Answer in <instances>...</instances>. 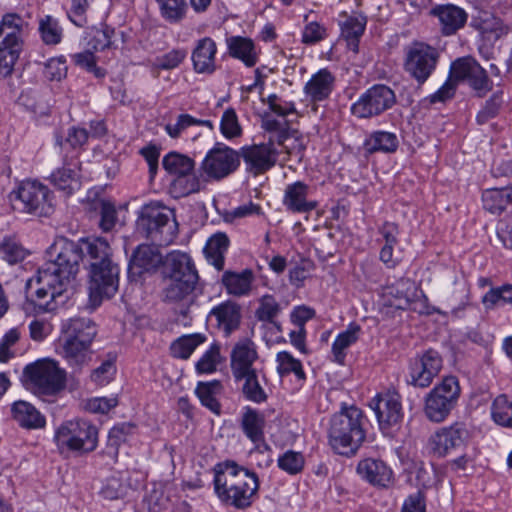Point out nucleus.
<instances>
[{"label":"nucleus","mask_w":512,"mask_h":512,"mask_svg":"<svg viewBox=\"0 0 512 512\" xmlns=\"http://www.w3.org/2000/svg\"><path fill=\"white\" fill-rule=\"evenodd\" d=\"M101 265L113 262L108 242L100 237L74 242L59 237L47 249V261L38 269L35 279L27 282V297L43 312L54 311L65 302L66 293L75 287L80 263Z\"/></svg>","instance_id":"nucleus-1"},{"label":"nucleus","mask_w":512,"mask_h":512,"mask_svg":"<svg viewBox=\"0 0 512 512\" xmlns=\"http://www.w3.org/2000/svg\"><path fill=\"white\" fill-rule=\"evenodd\" d=\"M214 485L216 494L223 502L241 509L251 505V499L259 487L256 474L233 461L218 465Z\"/></svg>","instance_id":"nucleus-2"},{"label":"nucleus","mask_w":512,"mask_h":512,"mask_svg":"<svg viewBox=\"0 0 512 512\" xmlns=\"http://www.w3.org/2000/svg\"><path fill=\"white\" fill-rule=\"evenodd\" d=\"M362 412L355 406L333 415L330 421L329 442L340 455H353L365 439Z\"/></svg>","instance_id":"nucleus-3"},{"label":"nucleus","mask_w":512,"mask_h":512,"mask_svg":"<svg viewBox=\"0 0 512 512\" xmlns=\"http://www.w3.org/2000/svg\"><path fill=\"white\" fill-rule=\"evenodd\" d=\"M29 23L17 13H6L0 21V77L11 74L22 50Z\"/></svg>","instance_id":"nucleus-4"},{"label":"nucleus","mask_w":512,"mask_h":512,"mask_svg":"<svg viewBox=\"0 0 512 512\" xmlns=\"http://www.w3.org/2000/svg\"><path fill=\"white\" fill-rule=\"evenodd\" d=\"M137 229L155 242L169 244L177 236L178 223L173 210L156 202L142 207Z\"/></svg>","instance_id":"nucleus-5"},{"label":"nucleus","mask_w":512,"mask_h":512,"mask_svg":"<svg viewBox=\"0 0 512 512\" xmlns=\"http://www.w3.org/2000/svg\"><path fill=\"white\" fill-rule=\"evenodd\" d=\"M54 441L61 453L76 452L86 454L96 449L98 430L88 420H68L56 429Z\"/></svg>","instance_id":"nucleus-6"},{"label":"nucleus","mask_w":512,"mask_h":512,"mask_svg":"<svg viewBox=\"0 0 512 512\" xmlns=\"http://www.w3.org/2000/svg\"><path fill=\"white\" fill-rule=\"evenodd\" d=\"M14 211L48 216L53 212L49 189L36 181H24L9 194Z\"/></svg>","instance_id":"nucleus-7"},{"label":"nucleus","mask_w":512,"mask_h":512,"mask_svg":"<svg viewBox=\"0 0 512 512\" xmlns=\"http://www.w3.org/2000/svg\"><path fill=\"white\" fill-rule=\"evenodd\" d=\"M383 297L389 306L397 309H411L419 314L430 315L439 310L428 304V298L419 289L417 284L408 279L401 278L383 290Z\"/></svg>","instance_id":"nucleus-8"},{"label":"nucleus","mask_w":512,"mask_h":512,"mask_svg":"<svg viewBox=\"0 0 512 512\" xmlns=\"http://www.w3.org/2000/svg\"><path fill=\"white\" fill-rule=\"evenodd\" d=\"M460 386L456 377H445L425 398L424 413L432 422H442L456 405Z\"/></svg>","instance_id":"nucleus-9"},{"label":"nucleus","mask_w":512,"mask_h":512,"mask_svg":"<svg viewBox=\"0 0 512 512\" xmlns=\"http://www.w3.org/2000/svg\"><path fill=\"white\" fill-rule=\"evenodd\" d=\"M23 373L39 394L53 395L65 387L66 373L54 360H38L27 365Z\"/></svg>","instance_id":"nucleus-10"},{"label":"nucleus","mask_w":512,"mask_h":512,"mask_svg":"<svg viewBox=\"0 0 512 512\" xmlns=\"http://www.w3.org/2000/svg\"><path fill=\"white\" fill-rule=\"evenodd\" d=\"M119 267L114 262L97 265L89 270V302L93 308L100 305L104 298L112 297L118 290Z\"/></svg>","instance_id":"nucleus-11"},{"label":"nucleus","mask_w":512,"mask_h":512,"mask_svg":"<svg viewBox=\"0 0 512 512\" xmlns=\"http://www.w3.org/2000/svg\"><path fill=\"white\" fill-rule=\"evenodd\" d=\"M438 60L439 53L434 47L425 43H414L406 50L404 70L422 85L436 69Z\"/></svg>","instance_id":"nucleus-12"},{"label":"nucleus","mask_w":512,"mask_h":512,"mask_svg":"<svg viewBox=\"0 0 512 512\" xmlns=\"http://www.w3.org/2000/svg\"><path fill=\"white\" fill-rule=\"evenodd\" d=\"M396 103L394 91L383 84L369 88L352 105L351 112L358 118H372L393 107Z\"/></svg>","instance_id":"nucleus-13"},{"label":"nucleus","mask_w":512,"mask_h":512,"mask_svg":"<svg viewBox=\"0 0 512 512\" xmlns=\"http://www.w3.org/2000/svg\"><path fill=\"white\" fill-rule=\"evenodd\" d=\"M450 75L457 82H466L479 97L486 95L493 87L486 71L470 56L455 60L451 65Z\"/></svg>","instance_id":"nucleus-14"},{"label":"nucleus","mask_w":512,"mask_h":512,"mask_svg":"<svg viewBox=\"0 0 512 512\" xmlns=\"http://www.w3.org/2000/svg\"><path fill=\"white\" fill-rule=\"evenodd\" d=\"M240 163V155L224 144H216L206 155L201 169L210 178L220 180L234 172Z\"/></svg>","instance_id":"nucleus-15"},{"label":"nucleus","mask_w":512,"mask_h":512,"mask_svg":"<svg viewBox=\"0 0 512 512\" xmlns=\"http://www.w3.org/2000/svg\"><path fill=\"white\" fill-rule=\"evenodd\" d=\"M468 432L461 423H455L436 431L429 438V449L437 457L446 456L451 450L464 445Z\"/></svg>","instance_id":"nucleus-16"},{"label":"nucleus","mask_w":512,"mask_h":512,"mask_svg":"<svg viewBox=\"0 0 512 512\" xmlns=\"http://www.w3.org/2000/svg\"><path fill=\"white\" fill-rule=\"evenodd\" d=\"M442 368V358L435 350H427L416 359L410 369V383L415 387H428Z\"/></svg>","instance_id":"nucleus-17"},{"label":"nucleus","mask_w":512,"mask_h":512,"mask_svg":"<svg viewBox=\"0 0 512 512\" xmlns=\"http://www.w3.org/2000/svg\"><path fill=\"white\" fill-rule=\"evenodd\" d=\"M164 288L163 300L167 303H188L191 301L192 292L195 290L199 275L162 277Z\"/></svg>","instance_id":"nucleus-18"},{"label":"nucleus","mask_w":512,"mask_h":512,"mask_svg":"<svg viewBox=\"0 0 512 512\" xmlns=\"http://www.w3.org/2000/svg\"><path fill=\"white\" fill-rule=\"evenodd\" d=\"M258 354L255 344L250 339L240 340L231 351V370L236 380H243L248 373L256 371L253 363L257 360Z\"/></svg>","instance_id":"nucleus-19"},{"label":"nucleus","mask_w":512,"mask_h":512,"mask_svg":"<svg viewBox=\"0 0 512 512\" xmlns=\"http://www.w3.org/2000/svg\"><path fill=\"white\" fill-rule=\"evenodd\" d=\"M242 157L247 166V170L253 174H261L276 163V150L272 141L268 144L253 145L242 148Z\"/></svg>","instance_id":"nucleus-20"},{"label":"nucleus","mask_w":512,"mask_h":512,"mask_svg":"<svg viewBox=\"0 0 512 512\" xmlns=\"http://www.w3.org/2000/svg\"><path fill=\"white\" fill-rule=\"evenodd\" d=\"M164 256L157 246L142 244L137 247L129 262V275L140 277L144 272L154 271L162 266Z\"/></svg>","instance_id":"nucleus-21"},{"label":"nucleus","mask_w":512,"mask_h":512,"mask_svg":"<svg viewBox=\"0 0 512 512\" xmlns=\"http://www.w3.org/2000/svg\"><path fill=\"white\" fill-rule=\"evenodd\" d=\"M374 411L382 429L397 425L403 416L400 395L396 392H387L379 396Z\"/></svg>","instance_id":"nucleus-22"},{"label":"nucleus","mask_w":512,"mask_h":512,"mask_svg":"<svg viewBox=\"0 0 512 512\" xmlns=\"http://www.w3.org/2000/svg\"><path fill=\"white\" fill-rule=\"evenodd\" d=\"M241 317V307L233 301L223 302L215 306L209 313V320H214L217 328L225 336H229L239 328Z\"/></svg>","instance_id":"nucleus-23"},{"label":"nucleus","mask_w":512,"mask_h":512,"mask_svg":"<svg viewBox=\"0 0 512 512\" xmlns=\"http://www.w3.org/2000/svg\"><path fill=\"white\" fill-rule=\"evenodd\" d=\"M358 475L376 487H388L392 482V470L379 459L366 458L361 460L356 469Z\"/></svg>","instance_id":"nucleus-24"},{"label":"nucleus","mask_w":512,"mask_h":512,"mask_svg":"<svg viewBox=\"0 0 512 512\" xmlns=\"http://www.w3.org/2000/svg\"><path fill=\"white\" fill-rule=\"evenodd\" d=\"M160 273L162 277L198 274L191 256L180 250H173L164 256Z\"/></svg>","instance_id":"nucleus-25"},{"label":"nucleus","mask_w":512,"mask_h":512,"mask_svg":"<svg viewBox=\"0 0 512 512\" xmlns=\"http://www.w3.org/2000/svg\"><path fill=\"white\" fill-rule=\"evenodd\" d=\"M309 186L297 181L287 185L283 198L285 207L293 213H307L317 207V202L308 200Z\"/></svg>","instance_id":"nucleus-26"},{"label":"nucleus","mask_w":512,"mask_h":512,"mask_svg":"<svg viewBox=\"0 0 512 512\" xmlns=\"http://www.w3.org/2000/svg\"><path fill=\"white\" fill-rule=\"evenodd\" d=\"M216 52L217 46L212 38L204 37L198 40L192 52V62L195 72L212 74L216 70Z\"/></svg>","instance_id":"nucleus-27"},{"label":"nucleus","mask_w":512,"mask_h":512,"mask_svg":"<svg viewBox=\"0 0 512 512\" xmlns=\"http://www.w3.org/2000/svg\"><path fill=\"white\" fill-rule=\"evenodd\" d=\"M432 13L438 17L444 35L456 33L467 21V13L453 4L437 6L433 8Z\"/></svg>","instance_id":"nucleus-28"},{"label":"nucleus","mask_w":512,"mask_h":512,"mask_svg":"<svg viewBox=\"0 0 512 512\" xmlns=\"http://www.w3.org/2000/svg\"><path fill=\"white\" fill-rule=\"evenodd\" d=\"M335 78L327 69H321L306 83L304 92L312 102L327 99L331 94Z\"/></svg>","instance_id":"nucleus-29"},{"label":"nucleus","mask_w":512,"mask_h":512,"mask_svg":"<svg viewBox=\"0 0 512 512\" xmlns=\"http://www.w3.org/2000/svg\"><path fill=\"white\" fill-rule=\"evenodd\" d=\"M344 20L340 22L341 36L347 41L350 50L357 53L359 50V40L363 35L367 19L362 14L348 15L343 13Z\"/></svg>","instance_id":"nucleus-30"},{"label":"nucleus","mask_w":512,"mask_h":512,"mask_svg":"<svg viewBox=\"0 0 512 512\" xmlns=\"http://www.w3.org/2000/svg\"><path fill=\"white\" fill-rule=\"evenodd\" d=\"M92 346L71 339L63 338L62 355L68 365L75 369L81 370L92 359Z\"/></svg>","instance_id":"nucleus-31"},{"label":"nucleus","mask_w":512,"mask_h":512,"mask_svg":"<svg viewBox=\"0 0 512 512\" xmlns=\"http://www.w3.org/2000/svg\"><path fill=\"white\" fill-rule=\"evenodd\" d=\"M242 428L245 435L256 445L260 452L269 450V446L264 442V418L261 414L248 409L242 417Z\"/></svg>","instance_id":"nucleus-32"},{"label":"nucleus","mask_w":512,"mask_h":512,"mask_svg":"<svg viewBox=\"0 0 512 512\" xmlns=\"http://www.w3.org/2000/svg\"><path fill=\"white\" fill-rule=\"evenodd\" d=\"M97 330L94 322L88 318H73L64 326L63 338L92 346Z\"/></svg>","instance_id":"nucleus-33"},{"label":"nucleus","mask_w":512,"mask_h":512,"mask_svg":"<svg viewBox=\"0 0 512 512\" xmlns=\"http://www.w3.org/2000/svg\"><path fill=\"white\" fill-rule=\"evenodd\" d=\"M14 420L23 428L39 429L46 424L45 417L29 402L17 401L12 406Z\"/></svg>","instance_id":"nucleus-34"},{"label":"nucleus","mask_w":512,"mask_h":512,"mask_svg":"<svg viewBox=\"0 0 512 512\" xmlns=\"http://www.w3.org/2000/svg\"><path fill=\"white\" fill-rule=\"evenodd\" d=\"M226 42L229 54L232 57L240 59L248 67H252L257 63L258 56L251 39L241 36H232L227 38Z\"/></svg>","instance_id":"nucleus-35"},{"label":"nucleus","mask_w":512,"mask_h":512,"mask_svg":"<svg viewBox=\"0 0 512 512\" xmlns=\"http://www.w3.org/2000/svg\"><path fill=\"white\" fill-rule=\"evenodd\" d=\"M253 278V273L249 269L243 270L240 273L226 271L222 276V283L228 294L243 296L249 293Z\"/></svg>","instance_id":"nucleus-36"},{"label":"nucleus","mask_w":512,"mask_h":512,"mask_svg":"<svg viewBox=\"0 0 512 512\" xmlns=\"http://www.w3.org/2000/svg\"><path fill=\"white\" fill-rule=\"evenodd\" d=\"M484 208L493 214H499L512 203V186L491 188L482 195Z\"/></svg>","instance_id":"nucleus-37"},{"label":"nucleus","mask_w":512,"mask_h":512,"mask_svg":"<svg viewBox=\"0 0 512 512\" xmlns=\"http://www.w3.org/2000/svg\"><path fill=\"white\" fill-rule=\"evenodd\" d=\"M398 147V138L394 133L375 131L364 142V150L368 154L376 152L391 153Z\"/></svg>","instance_id":"nucleus-38"},{"label":"nucleus","mask_w":512,"mask_h":512,"mask_svg":"<svg viewBox=\"0 0 512 512\" xmlns=\"http://www.w3.org/2000/svg\"><path fill=\"white\" fill-rule=\"evenodd\" d=\"M228 246L227 235L219 232L209 238L204 248L207 260L219 271L224 267V254Z\"/></svg>","instance_id":"nucleus-39"},{"label":"nucleus","mask_w":512,"mask_h":512,"mask_svg":"<svg viewBox=\"0 0 512 512\" xmlns=\"http://www.w3.org/2000/svg\"><path fill=\"white\" fill-rule=\"evenodd\" d=\"M359 331L360 327L358 325H350L347 330L336 337L332 345V354L335 362L339 364L344 363L345 350L357 341Z\"/></svg>","instance_id":"nucleus-40"},{"label":"nucleus","mask_w":512,"mask_h":512,"mask_svg":"<svg viewBox=\"0 0 512 512\" xmlns=\"http://www.w3.org/2000/svg\"><path fill=\"white\" fill-rule=\"evenodd\" d=\"M164 169L171 175L179 176L189 174L194 170V161L177 152H170L162 161Z\"/></svg>","instance_id":"nucleus-41"},{"label":"nucleus","mask_w":512,"mask_h":512,"mask_svg":"<svg viewBox=\"0 0 512 512\" xmlns=\"http://www.w3.org/2000/svg\"><path fill=\"white\" fill-rule=\"evenodd\" d=\"M220 389L221 384L218 381L207 383L200 382L196 388V394L201 403L217 414L220 412V404L216 400L215 395L219 393Z\"/></svg>","instance_id":"nucleus-42"},{"label":"nucleus","mask_w":512,"mask_h":512,"mask_svg":"<svg viewBox=\"0 0 512 512\" xmlns=\"http://www.w3.org/2000/svg\"><path fill=\"white\" fill-rule=\"evenodd\" d=\"M161 16L170 23L181 21L186 13L185 0H156Z\"/></svg>","instance_id":"nucleus-43"},{"label":"nucleus","mask_w":512,"mask_h":512,"mask_svg":"<svg viewBox=\"0 0 512 512\" xmlns=\"http://www.w3.org/2000/svg\"><path fill=\"white\" fill-rule=\"evenodd\" d=\"M171 189L176 196H187L201 190V182L193 172L176 176L171 182Z\"/></svg>","instance_id":"nucleus-44"},{"label":"nucleus","mask_w":512,"mask_h":512,"mask_svg":"<svg viewBox=\"0 0 512 512\" xmlns=\"http://www.w3.org/2000/svg\"><path fill=\"white\" fill-rule=\"evenodd\" d=\"M492 418L498 425L512 428V401L505 395H500L494 400Z\"/></svg>","instance_id":"nucleus-45"},{"label":"nucleus","mask_w":512,"mask_h":512,"mask_svg":"<svg viewBox=\"0 0 512 512\" xmlns=\"http://www.w3.org/2000/svg\"><path fill=\"white\" fill-rule=\"evenodd\" d=\"M39 32L43 42L47 45H56L62 39V28L58 21L49 15L40 20Z\"/></svg>","instance_id":"nucleus-46"},{"label":"nucleus","mask_w":512,"mask_h":512,"mask_svg":"<svg viewBox=\"0 0 512 512\" xmlns=\"http://www.w3.org/2000/svg\"><path fill=\"white\" fill-rule=\"evenodd\" d=\"M245 383L242 391L245 397L253 402L261 403L267 399V395L259 383L257 372L248 373L243 377Z\"/></svg>","instance_id":"nucleus-47"},{"label":"nucleus","mask_w":512,"mask_h":512,"mask_svg":"<svg viewBox=\"0 0 512 512\" xmlns=\"http://www.w3.org/2000/svg\"><path fill=\"white\" fill-rule=\"evenodd\" d=\"M201 342L199 335L181 337L171 345V353L176 358L187 359Z\"/></svg>","instance_id":"nucleus-48"},{"label":"nucleus","mask_w":512,"mask_h":512,"mask_svg":"<svg viewBox=\"0 0 512 512\" xmlns=\"http://www.w3.org/2000/svg\"><path fill=\"white\" fill-rule=\"evenodd\" d=\"M0 254L1 257L9 264H16L25 259L27 251L18 242L12 239H5L0 244Z\"/></svg>","instance_id":"nucleus-49"},{"label":"nucleus","mask_w":512,"mask_h":512,"mask_svg":"<svg viewBox=\"0 0 512 512\" xmlns=\"http://www.w3.org/2000/svg\"><path fill=\"white\" fill-rule=\"evenodd\" d=\"M278 372L281 375L294 373L298 379H304L305 373L301 362L295 359L290 353L283 351L277 354Z\"/></svg>","instance_id":"nucleus-50"},{"label":"nucleus","mask_w":512,"mask_h":512,"mask_svg":"<svg viewBox=\"0 0 512 512\" xmlns=\"http://www.w3.org/2000/svg\"><path fill=\"white\" fill-rule=\"evenodd\" d=\"M95 210H98L101 216L100 228L104 232L110 231L117 220V211L114 204L107 200H100L95 203Z\"/></svg>","instance_id":"nucleus-51"},{"label":"nucleus","mask_w":512,"mask_h":512,"mask_svg":"<svg viewBox=\"0 0 512 512\" xmlns=\"http://www.w3.org/2000/svg\"><path fill=\"white\" fill-rule=\"evenodd\" d=\"M115 373V357L110 356L91 372L90 378L95 384L105 386L113 379Z\"/></svg>","instance_id":"nucleus-52"},{"label":"nucleus","mask_w":512,"mask_h":512,"mask_svg":"<svg viewBox=\"0 0 512 512\" xmlns=\"http://www.w3.org/2000/svg\"><path fill=\"white\" fill-rule=\"evenodd\" d=\"M280 306L276 299L271 295H264L260 299V305L255 311V315L260 321L273 322L278 315Z\"/></svg>","instance_id":"nucleus-53"},{"label":"nucleus","mask_w":512,"mask_h":512,"mask_svg":"<svg viewBox=\"0 0 512 512\" xmlns=\"http://www.w3.org/2000/svg\"><path fill=\"white\" fill-rule=\"evenodd\" d=\"M52 183L67 194L73 191V184L76 183V172L71 168L63 167L51 175Z\"/></svg>","instance_id":"nucleus-54"},{"label":"nucleus","mask_w":512,"mask_h":512,"mask_svg":"<svg viewBox=\"0 0 512 512\" xmlns=\"http://www.w3.org/2000/svg\"><path fill=\"white\" fill-rule=\"evenodd\" d=\"M220 129L222 134L228 139L241 135V126L233 108H228L224 111L221 118Z\"/></svg>","instance_id":"nucleus-55"},{"label":"nucleus","mask_w":512,"mask_h":512,"mask_svg":"<svg viewBox=\"0 0 512 512\" xmlns=\"http://www.w3.org/2000/svg\"><path fill=\"white\" fill-rule=\"evenodd\" d=\"M187 53L184 49H173L164 55L155 59L154 66L157 69L172 70L177 68L186 58Z\"/></svg>","instance_id":"nucleus-56"},{"label":"nucleus","mask_w":512,"mask_h":512,"mask_svg":"<svg viewBox=\"0 0 512 512\" xmlns=\"http://www.w3.org/2000/svg\"><path fill=\"white\" fill-rule=\"evenodd\" d=\"M278 466L289 474H296L302 470L304 458L299 452L289 450L279 457Z\"/></svg>","instance_id":"nucleus-57"},{"label":"nucleus","mask_w":512,"mask_h":512,"mask_svg":"<svg viewBox=\"0 0 512 512\" xmlns=\"http://www.w3.org/2000/svg\"><path fill=\"white\" fill-rule=\"evenodd\" d=\"M220 362V350L217 345H212L210 349L197 362L196 368L200 373H211L216 370Z\"/></svg>","instance_id":"nucleus-58"},{"label":"nucleus","mask_w":512,"mask_h":512,"mask_svg":"<svg viewBox=\"0 0 512 512\" xmlns=\"http://www.w3.org/2000/svg\"><path fill=\"white\" fill-rule=\"evenodd\" d=\"M44 76L50 81H60L67 74V66L62 58H51L44 66Z\"/></svg>","instance_id":"nucleus-59"},{"label":"nucleus","mask_w":512,"mask_h":512,"mask_svg":"<svg viewBox=\"0 0 512 512\" xmlns=\"http://www.w3.org/2000/svg\"><path fill=\"white\" fill-rule=\"evenodd\" d=\"M503 104V95L501 92L494 93L486 102V105L477 115V121L480 124L486 123L490 118L496 116Z\"/></svg>","instance_id":"nucleus-60"},{"label":"nucleus","mask_w":512,"mask_h":512,"mask_svg":"<svg viewBox=\"0 0 512 512\" xmlns=\"http://www.w3.org/2000/svg\"><path fill=\"white\" fill-rule=\"evenodd\" d=\"M72 59L76 65L92 72L97 78H101L105 75L104 70L96 66L95 57L90 51L73 54Z\"/></svg>","instance_id":"nucleus-61"},{"label":"nucleus","mask_w":512,"mask_h":512,"mask_svg":"<svg viewBox=\"0 0 512 512\" xmlns=\"http://www.w3.org/2000/svg\"><path fill=\"white\" fill-rule=\"evenodd\" d=\"M117 404L118 401L115 397H96L88 399L84 404V408L91 413L105 414L114 408Z\"/></svg>","instance_id":"nucleus-62"},{"label":"nucleus","mask_w":512,"mask_h":512,"mask_svg":"<svg viewBox=\"0 0 512 512\" xmlns=\"http://www.w3.org/2000/svg\"><path fill=\"white\" fill-rule=\"evenodd\" d=\"M87 8V0H71V8L68 13V16L76 26L83 27L87 24Z\"/></svg>","instance_id":"nucleus-63"},{"label":"nucleus","mask_w":512,"mask_h":512,"mask_svg":"<svg viewBox=\"0 0 512 512\" xmlns=\"http://www.w3.org/2000/svg\"><path fill=\"white\" fill-rule=\"evenodd\" d=\"M134 426L130 423H122L114 426L109 431V445L115 449L126 440V437L132 433Z\"/></svg>","instance_id":"nucleus-64"}]
</instances>
